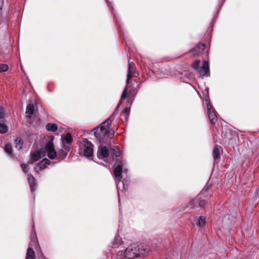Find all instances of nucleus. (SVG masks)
I'll return each mask as SVG.
<instances>
[{
  "mask_svg": "<svg viewBox=\"0 0 259 259\" xmlns=\"http://www.w3.org/2000/svg\"><path fill=\"white\" fill-rule=\"evenodd\" d=\"M127 88H125L124 90H123L122 94L121 95V99L120 101V103L122 101V100H124L127 96Z\"/></svg>",
  "mask_w": 259,
  "mask_h": 259,
  "instance_id": "29",
  "label": "nucleus"
},
{
  "mask_svg": "<svg viewBox=\"0 0 259 259\" xmlns=\"http://www.w3.org/2000/svg\"><path fill=\"white\" fill-rule=\"evenodd\" d=\"M220 149L221 147L218 145L215 146L213 148L212 154L215 161L220 158Z\"/></svg>",
  "mask_w": 259,
  "mask_h": 259,
  "instance_id": "17",
  "label": "nucleus"
},
{
  "mask_svg": "<svg viewBox=\"0 0 259 259\" xmlns=\"http://www.w3.org/2000/svg\"><path fill=\"white\" fill-rule=\"evenodd\" d=\"M8 66L4 64H0V72H5L8 70Z\"/></svg>",
  "mask_w": 259,
  "mask_h": 259,
  "instance_id": "27",
  "label": "nucleus"
},
{
  "mask_svg": "<svg viewBox=\"0 0 259 259\" xmlns=\"http://www.w3.org/2000/svg\"><path fill=\"white\" fill-rule=\"evenodd\" d=\"M114 118L112 114L106 120L102 123L100 126L95 130L94 134L97 138L101 140L104 137L112 139L114 135V130L110 128V125Z\"/></svg>",
  "mask_w": 259,
  "mask_h": 259,
  "instance_id": "2",
  "label": "nucleus"
},
{
  "mask_svg": "<svg viewBox=\"0 0 259 259\" xmlns=\"http://www.w3.org/2000/svg\"><path fill=\"white\" fill-rule=\"evenodd\" d=\"M8 131L7 126L4 123H0V133L5 134Z\"/></svg>",
  "mask_w": 259,
  "mask_h": 259,
  "instance_id": "24",
  "label": "nucleus"
},
{
  "mask_svg": "<svg viewBox=\"0 0 259 259\" xmlns=\"http://www.w3.org/2000/svg\"><path fill=\"white\" fill-rule=\"evenodd\" d=\"M110 153L113 155V158L119 157L121 154V151L117 147H115L113 148H111L110 149Z\"/></svg>",
  "mask_w": 259,
  "mask_h": 259,
  "instance_id": "18",
  "label": "nucleus"
},
{
  "mask_svg": "<svg viewBox=\"0 0 259 259\" xmlns=\"http://www.w3.org/2000/svg\"><path fill=\"white\" fill-rule=\"evenodd\" d=\"M64 140L68 144H71L73 140L71 136V135L68 134L66 135V136L64 138Z\"/></svg>",
  "mask_w": 259,
  "mask_h": 259,
  "instance_id": "26",
  "label": "nucleus"
},
{
  "mask_svg": "<svg viewBox=\"0 0 259 259\" xmlns=\"http://www.w3.org/2000/svg\"><path fill=\"white\" fill-rule=\"evenodd\" d=\"M123 165L124 164L122 161L120 162L115 167L113 171L114 175L115 178L118 180V183L117 184V189L118 188V185L120 182H121L122 184L123 185V188L124 189V185L123 182L121 181L122 178V172H126V169H123Z\"/></svg>",
  "mask_w": 259,
  "mask_h": 259,
  "instance_id": "7",
  "label": "nucleus"
},
{
  "mask_svg": "<svg viewBox=\"0 0 259 259\" xmlns=\"http://www.w3.org/2000/svg\"><path fill=\"white\" fill-rule=\"evenodd\" d=\"M198 72L200 76L201 77L205 76H209V67L208 62L206 61H204L203 63V65L200 68H199Z\"/></svg>",
  "mask_w": 259,
  "mask_h": 259,
  "instance_id": "9",
  "label": "nucleus"
},
{
  "mask_svg": "<svg viewBox=\"0 0 259 259\" xmlns=\"http://www.w3.org/2000/svg\"><path fill=\"white\" fill-rule=\"evenodd\" d=\"M50 160L47 158L44 159L41 161L38 162L34 167V170L37 172L39 169H45L47 165L50 164Z\"/></svg>",
  "mask_w": 259,
  "mask_h": 259,
  "instance_id": "14",
  "label": "nucleus"
},
{
  "mask_svg": "<svg viewBox=\"0 0 259 259\" xmlns=\"http://www.w3.org/2000/svg\"><path fill=\"white\" fill-rule=\"evenodd\" d=\"M45 152L46 153L48 157L50 159L57 160V153L52 141H49L46 144Z\"/></svg>",
  "mask_w": 259,
  "mask_h": 259,
  "instance_id": "8",
  "label": "nucleus"
},
{
  "mask_svg": "<svg viewBox=\"0 0 259 259\" xmlns=\"http://www.w3.org/2000/svg\"><path fill=\"white\" fill-rule=\"evenodd\" d=\"M69 151V148L68 146L59 150L57 153V160L60 161L64 159L66 157Z\"/></svg>",
  "mask_w": 259,
  "mask_h": 259,
  "instance_id": "15",
  "label": "nucleus"
},
{
  "mask_svg": "<svg viewBox=\"0 0 259 259\" xmlns=\"http://www.w3.org/2000/svg\"><path fill=\"white\" fill-rule=\"evenodd\" d=\"M15 147L17 150H20L23 146V141L19 138H16L15 141Z\"/></svg>",
  "mask_w": 259,
  "mask_h": 259,
  "instance_id": "21",
  "label": "nucleus"
},
{
  "mask_svg": "<svg viewBox=\"0 0 259 259\" xmlns=\"http://www.w3.org/2000/svg\"><path fill=\"white\" fill-rule=\"evenodd\" d=\"M4 114V109L0 107V118H2L3 117Z\"/></svg>",
  "mask_w": 259,
  "mask_h": 259,
  "instance_id": "31",
  "label": "nucleus"
},
{
  "mask_svg": "<svg viewBox=\"0 0 259 259\" xmlns=\"http://www.w3.org/2000/svg\"><path fill=\"white\" fill-rule=\"evenodd\" d=\"M129 113H130V109L128 107H126L121 112V115L124 116L125 118H127V116H128V115H129Z\"/></svg>",
  "mask_w": 259,
  "mask_h": 259,
  "instance_id": "25",
  "label": "nucleus"
},
{
  "mask_svg": "<svg viewBox=\"0 0 259 259\" xmlns=\"http://www.w3.org/2000/svg\"><path fill=\"white\" fill-rule=\"evenodd\" d=\"M34 112V106L32 104L27 105L26 109V114H27V116L30 118Z\"/></svg>",
  "mask_w": 259,
  "mask_h": 259,
  "instance_id": "19",
  "label": "nucleus"
},
{
  "mask_svg": "<svg viewBox=\"0 0 259 259\" xmlns=\"http://www.w3.org/2000/svg\"><path fill=\"white\" fill-rule=\"evenodd\" d=\"M4 150L5 151L8 153L9 155H11L12 154V148L10 144H6L4 146Z\"/></svg>",
  "mask_w": 259,
  "mask_h": 259,
  "instance_id": "23",
  "label": "nucleus"
},
{
  "mask_svg": "<svg viewBox=\"0 0 259 259\" xmlns=\"http://www.w3.org/2000/svg\"><path fill=\"white\" fill-rule=\"evenodd\" d=\"M38 245L36 235L35 233L32 234L31 237V241L29 243V246L27 250L26 259H34L35 257L34 251L33 249V246Z\"/></svg>",
  "mask_w": 259,
  "mask_h": 259,
  "instance_id": "5",
  "label": "nucleus"
},
{
  "mask_svg": "<svg viewBox=\"0 0 259 259\" xmlns=\"http://www.w3.org/2000/svg\"><path fill=\"white\" fill-rule=\"evenodd\" d=\"M205 224V218L204 216H200L198 221L196 222V225L198 227H203Z\"/></svg>",
  "mask_w": 259,
  "mask_h": 259,
  "instance_id": "22",
  "label": "nucleus"
},
{
  "mask_svg": "<svg viewBox=\"0 0 259 259\" xmlns=\"http://www.w3.org/2000/svg\"><path fill=\"white\" fill-rule=\"evenodd\" d=\"M46 129L49 131L55 132L58 129V126L55 123H48L46 125Z\"/></svg>",
  "mask_w": 259,
  "mask_h": 259,
  "instance_id": "20",
  "label": "nucleus"
},
{
  "mask_svg": "<svg viewBox=\"0 0 259 259\" xmlns=\"http://www.w3.org/2000/svg\"><path fill=\"white\" fill-rule=\"evenodd\" d=\"M119 202L120 203V198L118 199Z\"/></svg>",
  "mask_w": 259,
  "mask_h": 259,
  "instance_id": "34",
  "label": "nucleus"
},
{
  "mask_svg": "<svg viewBox=\"0 0 259 259\" xmlns=\"http://www.w3.org/2000/svg\"><path fill=\"white\" fill-rule=\"evenodd\" d=\"M205 104L207 107V112L210 122L211 123H215L217 121V116L214 113V109L212 107L210 99L208 98L205 100Z\"/></svg>",
  "mask_w": 259,
  "mask_h": 259,
  "instance_id": "6",
  "label": "nucleus"
},
{
  "mask_svg": "<svg viewBox=\"0 0 259 259\" xmlns=\"http://www.w3.org/2000/svg\"><path fill=\"white\" fill-rule=\"evenodd\" d=\"M44 153L45 151L42 149L34 151L31 155L30 163H32L35 161L39 160L42 157L44 156Z\"/></svg>",
  "mask_w": 259,
  "mask_h": 259,
  "instance_id": "11",
  "label": "nucleus"
},
{
  "mask_svg": "<svg viewBox=\"0 0 259 259\" xmlns=\"http://www.w3.org/2000/svg\"><path fill=\"white\" fill-rule=\"evenodd\" d=\"M27 180L32 192H34L36 188V180L31 174L27 175Z\"/></svg>",
  "mask_w": 259,
  "mask_h": 259,
  "instance_id": "16",
  "label": "nucleus"
},
{
  "mask_svg": "<svg viewBox=\"0 0 259 259\" xmlns=\"http://www.w3.org/2000/svg\"><path fill=\"white\" fill-rule=\"evenodd\" d=\"M205 48V46L204 44H199L191 50V52L193 56H199Z\"/></svg>",
  "mask_w": 259,
  "mask_h": 259,
  "instance_id": "13",
  "label": "nucleus"
},
{
  "mask_svg": "<svg viewBox=\"0 0 259 259\" xmlns=\"http://www.w3.org/2000/svg\"><path fill=\"white\" fill-rule=\"evenodd\" d=\"M110 151L105 146H100L98 148L97 156L100 159L107 157Z\"/></svg>",
  "mask_w": 259,
  "mask_h": 259,
  "instance_id": "12",
  "label": "nucleus"
},
{
  "mask_svg": "<svg viewBox=\"0 0 259 259\" xmlns=\"http://www.w3.org/2000/svg\"><path fill=\"white\" fill-rule=\"evenodd\" d=\"M208 188L203 189L200 194L193 200H192L190 205L191 207H195L193 206L195 203H198V205L201 207H203L207 203L210 196L207 194Z\"/></svg>",
  "mask_w": 259,
  "mask_h": 259,
  "instance_id": "4",
  "label": "nucleus"
},
{
  "mask_svg": "<svg viewBox=\"0 0 259 259\" xmlns=\"http://www.w3.org/2000/svg\"><path fill=\"white\" fill-rule=\"evenodd\" d=\"M135 65L133 62H130L128 61V74L127 77V83L129 82L130 79L133 77L136 76V74Z\"/></svg>",
  "mask_w": 259,
  "mask_h": 259,
  "instance_id": "10",
  "label": "nucleus"
},
{
  "mask_svg": "<svg viewBox=\"0 0 259 259\" xmlns=\"http://www.w3.org/2000/svg\"><path fill=\"white\" fill-rule=\"evenodd\" d=\"M109 7H111L112 8L111 3L108 1H107Z\"/></svg>",
  "mask_w": 259,
  "mask_h": 259,
  "instance_id": "32",
  "label": "nucleus"
},
{
  "mask_svg": "<svg viewBox=\"0 0 259 259\" xmlns=\"http://www.w3.org/2000/svg\"><path fill=\"white\" fill-rule=\"evenodd\" d=\"M123 241L119 237L114 239L112 243L111 253L113 257L116 259L135 258L143 257L148 254L150 249L145 244H133L126 249L123 245Z\"/></svg>",
  "mask_w": 259,
  "mask_h": 259,
  "instance_id": "1",
  "label": "nucleus"
},
{
  "mask_svg": "<svg viewBox=\"0 0 259 259\" xmlns=\"http://www.w3.org/2000/svg\"><path fill=\"white\" fill-rule=\"evenodd\" d=\"M114 18L116 19V21H117V19H116V17H115V14H114Z\"/></svg>",
  "mask_w": 259,
  "mask_h": 259,
  "instance_id": "33",
  "label": "nucleus"
},
{
  "mask_svg": "<svg viewBox=\"0 0 259 259\" xmlns=\"http://www.w3.org/2000/svg\"><path fill=\"white\" fill-rule=\"evenodd\" d=\"M21 166L22 167L23 171L25 173H26L28 171V170L29 169V167H28V165L27 164L22 163V164H21Z\"/></svg>",
  "mask_w": 259,
  "mask_h": 259,
  "instance_id": "30",
  "label": "nucleus"
},
{
  "mask_svg": "<svg viewBox=\"0 0 259 259\" xmlns=\"http://www.w3.org/2000/svg\"><path fill=\"white\" fill-rule=\"evenodd\" d=\"M200 61V60H196L193 64H192V67L193 68L196 70H198L199 68V63Z\"/></svg>",
  "mask_w": 259,
  "mask_h": 259,
  "instance_id": "28",
  "label": "nucleus"
},
{
  "mask_svg": "<svg viewBox=\"0 0 259 259\" xmlns=\"http://www.w3.org/2000/svg\"><path fill=\"white\" fill-rule=\"evenodd\" d=\"M80 155H83L87 158L92 157L94 154V145L87 139H83L82 142L79 143Z\"/></svg>",
  "mask_w": 259,
  "mask_h": 259,
  "instance_id": "3",
  "label": "nucleus"
}]
</instances>
